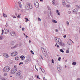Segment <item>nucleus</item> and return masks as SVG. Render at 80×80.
I'll return each instance as SVG.
<instances>
[{
  "mask_svg": "<svg viewBox=\"0 0 80 80\" xmlns=\"http://www.w3.org/2000/svg\"><path fill=\"white\" fill-rule=\"evenodd\" d=\"M62 5H63V7H65L66 5H67V3H65V1L64 0H63L62 1Z\"/></svg>",
  "mask_w": 80,
  "mask_h": 80,
  "instance_id": "4468645a",
  "label": "nucleus"
},
{
  "mask_svg": "<svg viewBox=\"0 0 80 80\" xmlns=\"http://www.w3.org/2000/svg\"><path fill=\"white\" fill-rule=\"evenodd\" d=\"M4 75H5V76H7V73H5Z\"/></svg>",
  "mask_w": 80,
  "mask_h": 80,
  "instance_id": "e2e57ef3",
  "label": "nucleus"
},
{
  "mask_svg": "<svg viewBox=\"0 0 80 80\" xmlns=\"http://www.w3.org/2000/svg\"><path fill=\"white\" fill-rule=\"evenodd\" d=\"M18 5L19 6V7L21 8H22V4H21V2H18Z\"/></svg>",
  "mask_w": 80,
  "mask_h": 80,
  "instance_id": "a211bd4d",
  "label": "nucleus"
},
{
  "mask_svg": "<svg viewBox=\"0 0 80 80\" xmlns=\"http://www.w3.org/2000/svg\"><path fill=\"white\" fill-rule=\"evenodd\" d=\"M55 46H56L58 48H59V46L57 44V43H56V44L55 45Z\"/></svg>",
  "mask_w": 80,
  "mask_h": 80,
  "instance_id": "c85d7f7f",
  "label": "nucleus"
},
{
  "mask_svg": "<svg viewBox=\"0 0 80 80\" xmlns=\"http://www.w3.org/2000/svg\"><path fill=\"white\" fill-rule=\"evenodd\" d=\"M20 72H21V71H18L17 73L16 74V76H17L18 75V76H20V75L21 74V73H20Z\"/></svg>",
  "mask_w": 80,
  "mask_h": 80,
  "instance_id": "ddd939ff",
  "label": "nucleus"
},
{
  "mask_svg": "<svg viewBox=\"0 0 80 80\" xmlns=\"http://www.w3.org/2000/svg\"><path fill=\"white\" fill-rule=\"evenodd\" d=\"M56 32H58V30L57 29H56Z\"/></svg>",
  "mask_w": 80,
  "mask_h": 80,
  "instance_id": "774afa93",
  "label": "nucleus"
},
{
  "mask_svg": "<svg viewBox=\"0 0 80 80\" xmlns=\"http://www.w3.org/2000/svg\"><path fill=\"white\" fill-rule=\"evenodd\" d=\"M35 68L36 70H37V71H38V69L37 68V67L36 66V65H35Z\"/></svg>",
  "mask_w": 80,
  "mask_h": 80,
  "instance_id": "de8ad7c7",
  "label": "nucleus"
},
{
  "mask_svg": "<svg viewBox=\"0 0 80 80\" xmlns=\"http://www.w3.org/2000/svg\"><path fill=\"white\" fill-rule=\"evenodd\" d=\"M10 34L12 36H13V37H15L16 36V34H15V32H11Z\"/></svg>",
  "mask_w": 80,
  "mask_h": 80,
  "instance_id": "9d476101",
  "label": "nucleus"
},
{
  "mask_svg": "<svg viewBox=\"0 0 80 80\" xmlns=\"http://www.w3.org/2000/svg\"><path fill=\"white\" fill-rule=\"evenodd\" d=\"M22 31H24V30H25V28H22Z\"/></svg>",
  "mask_w": 80,
  "mask_h": 80,
  "instance_id": "3c124183",
  "label": "nucleus"
},
{
  "mask_svg": "<svg viewBox=\"0 0 80 80\" xmlns=\"http://www.w3.org/2000/svg\"><path fill=\"white\" fill-rule=\"evenodd\" d=\"M18 66L15 65L14 66V69H15V70H17V67H18Z\"/></svg>",
  "mask_w": 80,
  "mask_h": 80,
  "instance_id": "6ab92c4d",
  "label": "nucleus"
},
{
  "mask_svg": "<svg viewBox=\"0 0 80 80\" xmlns=\"http://www.w3.org/2000/svg\"><path fill=\"white\" fill-rule=\"evenodd\" d=\"M57 43H58L59 45H60L61 46H62V47H65V44L62 42V40H61V39H60V41L57 42Z\"/></svg>",
  "mask_w": 80,
  "mask_h": 80,
  "instance_id": "20e7f679",
  "label": "nucleus"
},
{
  "mask_svg": "<svg viewBox=\"0 0 80 80\" xmlns=\"http://www.w3.org/2000/svg\"><path fill=\"white\" fill-rule=\"evenodd\" d=\"M25 19L26 20V22H27V21H28V19L27 18H25Z\"/></svg>",
  "mask_w": 80,
  "mask_h": 80,
  "instance_id": "cd10ccee",
  "label": "nucleus"
},
{
  "mask_svg": "<svg viewBox=\"0 0 80 80\" xmlns=\"http://www.w3.org/2000/svg\"><path fill=\"white\" fill-rule=\"evenodd\" d=\"M3 17H4L5 18L7 17V15L4 13H3Z\"/></svg>",
  "mask_w": 80,
  "mask_h": 80,
  "instance_id": "c756f323",
  "label": "nucleus"
},
{
  "mask_svg": "<svg viewBox=\"0 0 80 80\" xmlns=\"http://www.w3.org/2000/svg\"><path fill=\"white\" fill-rule=\"evenodd\" d=\"M8 26V23H6V26L7 27Z\"/></svg>",
  "mask_w": 80,
  "mask_h": 80,
  "instance_id": "4d7b16f0",
  "label": "nucleus"
},
{
  "mask_svg": "<svg viewBox=\"0 0 80 80\" xmlns=\"http://www.w3.org/2000/svg\"><path fill=\"white\" fill-rule=\"evenodd\" d=\"M18 77H19V78H20V79H22L23 78V76L21 75H19V76H18Z\"/></svg>",
  "mask_w": 80,
  "mask_h": 80,
  "instance_id": "5701e85b",
  "label": "nucleus"
},
{
  "mask_svg": "<svg viewBox=\"0 0 80 80\" xmlns=\"http://www.w3.org/2000/svg\"><path fill=\"white\" fill-rule=\"evenodd\" d=\"M17 71V70L13 69V70H11V73L12 74H13V73H15Z\"/></svg>",
  "mask_w": 80,
  "mask_h": 80,
  "instance_id": "1a4fd4ad",
  "label": "nucleus"
},
{
  "mask_svg": "<svg viewBox=\"0 0 80 80\" xmlns=\"http://www.w3.org/2000/svg\"><path fill=\"white\" fill-rule=\"evenodd\" d=\"M61 66H58L57 67V69L58 70H61Z\"/></svg>",
  "mask_w": 80,
  "mask_h": 80,
  "instance_id": "412c9836",
  "label": "nucleus"
},
{
  "mask_svg": "<svg viewBox=\"0 0 80 80\" xmlns=\"http://www.w3.org/2000/svg\"><path fill=\"white\" fill-rule=\"evenodd\" d=\"M30 52L33 55V54H34V53L33 52V51H32V50L30 51Z\"/></svg>",
  "mask_w": 80,
  "mask_h": 80,
  "instance_id": "2f4dec72",
  "label": "nucleus"
},
{
  "mask_svg": "<svg viewBox=\"0 0 80 80\" xmlns=\"http://www.w3.org/2000/svg\"><path fill=\"white\" fill-rule=\"evenodd\" d=\"M10 70V67L9 66H6L3 68L2 71L3 72H8Z\"/></svg>",
  "mask_w": 80,
  "mask_h": 80,
  "instance_id": "f257e3e1",
  "label": "nucleus"
},
{
  "mask_svg": "<svg viewBox=\"0 0 80 80\" xmlns=\"http://www.w3.org/2000/svg\"><path fill=\"white\" fill-rule=\"evenodd\" d=\"M29 43H31V41L29 40Z\"/></svg>",
  "mask_w": 80,
  "mask_h": 80,
  "instance_id": "69168bd1",
  "label": "nucleus"
},
{
  "mask_svg": "<svg viewBox=\"0 0 80 80\" xmlns=\"http://www.w3.org/2000/svg\"><path fill=\"white\" fill-rule=\"evenodd\" d=\"M50 14L51 15H52V12H50Z\"/></svg>",
  "mask_w": 80,
  "mask_h": 80,
  "instance_id": "5fc2aeb1",
  "label": "nucleus"
},
{
  "mask_svg": "<svg viewBox=\"0 0 80 80\" xmlns=\"http://www.w3.org/2000/svg\"><path fill=\"white\" fill-rule=\"evenodd\" d=\"M25 7L27 9V10H29L30 8V5L29 3L26 4Z\"/></svg>",
  "mask_w": 80,
  "mask_h": 80,
  "instance_id": "423d86ee",
  "label": "nucleus"
},
{
  "mask_svg": "<svg viewBox=\"0 0 80 80\" xmlns=\"http://www.w3.org/2000/svg\"><path fill=\"white\" fill-rule=\"evenodd\" d=\"M78 8H80V6H78Z\"/></svg>",
  "mask_w": 80,
  "mask_h": 80,
  "instance_id": "13d9d810",
  "label": "nucleus"
},
{
  "mask_svg": "<svg viewBox=\"0 0 80 80\" xmlns=\"http://www.w3.org/2000/svg\"><path fill=\"white\" fill-rule=\"evenodd\" d=\"M38 77H39L38 75L37 76V78H39Z\"/></svg>",
  "mask_w": 80,
  "mask_h": 80,
  "instance_id": "0e129e2a",
  "label": "nucleus"
},
{
  "mask_svg": "<svg viewBox=\"0 0 80 80\" xmlns=\"http://www.w3.org/2000/svg\"><path fill=\"white\" fill-rule=\"evenodd\" d=\"M61 57H59L58 58V61H60V60H61Z\"/></svg>",
  "mask_w": 80,
  "mask_h": 80,
  "instance_id": "72a5a7b5",
  "label": "nucleus"
},
{
  "mask_svg": "<svg viewBox=\"0 0 80 80\" xmlns=\"http://www.w3.org/2000/svg\"><path fill=\"white\" fill-rule=\"evenodd\" d=\"M2 80H6V79L5 78H2Z\"/></svg>",
  "mask_w": 80,
  "mask_h": 80,
  "instance_id": "58836bf2",
  "label": "nucleus"
},
{
  "mask_svg": "<svg viewBox=\"0 0 80 80\" xmlns=\"http://www.w3.org/2000/svg\"><path fill=\"white\" fill-rule=\"evenodd\" d=\"M38 20L39 21V22H40V21H41V19H40V18H38Z\"/></svg>",
  "mask_w": 80,
  "mask_h": 80,
  "instance_id": "c03bdc74",
  "label": "nucleus"
},
{
  "mask_svg": "<svg viewBox=\"0 0 80 80\" xmlns=\"http://www.w3.org/2000/svg\"><path fill=\"white\" fill-rule=\"evenodd\" d=\"M3 55L4 57H6V58H8L9 56H8V55L7 53H4L3 54Z\"/></svg>",
  "mask_w": 80,
  "mask_h": 80,
  "instance_id": "9b49d317",
  "label": "nucleus"
},
{
  "mask_svg": "<svg viewBox=\"0 0 80 80\" xmlns=\"http://www.w3.org/2000/svg\"><path fill=\"white\" fill-rule=\"evenodd\" d=\"M41 71L42 72H45V70H44V69L43 68H41Z\"/></svg>",
  "mask_w": 80,
  "mask_h": 80,
  "instance_id": "bb28decb",
  "label": "nucleus"
},
{
  "mask_svg": "<svg viewBox=\"0 0 80 80\" xmlns=\"http://www.w3.org/2000/svg\"><path fill=\"white\" fill-rule=\"evenodd\" d=\"M52 3L53 5H55V0H53V1H52Z\"/></svg>",
  "mask_w": 80,
  "mask_h": 80,
  "instance_id": "a878e982",
  "label": "nucleus"
},
{
  "mask_svg": "<svg viewBox=\"0 0 80 80\" xmlns=\"http://www.w3.org/2000/svg\"><path fill=\"white\" fill-rule=\"evenodd\" d=\"M52 22H53V23H57V21L55 20H53V19H52Z\"/></svg>",
  "mask_w": 80,
  "mask_h": 80,
  "instance_id": "4be33fe9",
  "label": "nucleus"
},
{
  "mask_svg": "<svg viewBox=\"0 0 80 80\" xmlns=\"http://www.w3.org/2000/svg\"><path fill=\"white\" fill-rule=\"evenodd\" d=\"M59 30H62V28H59Z\"/></svg>",
  "mask_w": 80,
  "mask_h": 80,
  "instance_id": "6e6d98bb",
  "label": "nucleus"
},
{
  "mask_svg": "<svg viewBox=\"0 0 80 80\" xmlns=\"http://www.w3.org/2000/svg\"><path fill=\"white\" fill-rule=\"evenodd\" d=\"M77 80H80V79L78 78L77 79Z\"/></svg>",
  "mask_w": 80,
  "mask_h": 80,
  "instance_id": "338daca9",
  "label": "nucleus"
},
{
  "mask_svg": "<svg viewBox=\"0 0 80 80\" xmlns=\"http://www.w3.org/2000/svg\"><path fill=\"white\" fill-rule=\"evenodd\" d=\"M18 18H20V15H18L17 16Z\"/></svg>",
  "mask_w": 80,
  "mask_h": 80,
  "instance_id": "09e8293b",
  "label": "nucleus"
},
{
  "mask_svg": "<svg viewBox=\"0 0 80 80\" xmlns=\"http://www.w3.org/2000/svg\"><path fill=\"white\" fill-rule=\"evenodd\" d=\"M66 23H67L68 26V25H69V22H68L67 21L66 22Z\"/></svg>",
  "mask_w": 80,
  "mask_h": 80,
  "instance_id": "f704fd0d",
  "label": "nucleus"
},
{
  "mask_svg": "<svg viewBox=\"0 0 80 80\" xmlns=\"http://www.w3.org/2000/svg\"><path fill=\"white\" fill-rule=\"evenodd\" d=\"M30 9H32V8H33V7L32 6H30Z\"/></svg>",
  "mask_w": 80,
  "mask_h": 80,
  "instance_id": "37998d69",
  "label": "nucleus"
},
{
  "mask_svg": "<svg viewBox=\"0 0 80 80\" xmlns=\"http://www.w3.org/2000/svg\"><path fill=\"white\" fill-rule=\"evenodd\" d=\"M25 36H26V38H28V36L27 35H26Z\"/></svg>",
  "mask_w": 80,
  "mask_h": 80,
  "instance_id": "680f3d73",
  "label": "nucleus"
},
{
  "mask_svg": "<svg viewBox=\"0 0 80 80\" xmlns=\"http://www.w3.org/2000/svg\"><path fill=\"white\" fill-rule=\"evenodd\" d=\"M21 59V60H24L25 58V57H24V56H22L20 57Z\"/></svg>",
  "mask_w": 80,
  "mask_h": 80,
  "instance_id": "aec40b11",
  "label": "nucleus"
},
{
  "mask_svg": "<svg viewBox=\"0 0 80 80\" xmlns=\"http://www.w3.org/2000/svg\"><path fill=\"white\" fill-rule=\"evenodd\" d=\"M66 53H69V50H67L66 51Z\"/></svg>",
  "mask_w": 80,
  "mask_h": 80,
  "instance_id": "473e14b6",
  "label": "nucleus"
},
{
  "mask_svg": "<svg viewBox=\"0 0 80 80\" xmlns=\"http://www.w3.org/2000/svg\"><path fill=\"white\" fill-rule=\"evenodd\" d=\"M3 29L2 30V33L1 34L2 35H3Z\"/></svg>",
  "mask_w": 80,
  "mask_h": 80,
  "instance_id": "a18cd8bd",
  "label": "nucleus"
},
{
  "mask_svg": "<svg viewBox=\"0 0 80 80\" xmlns=\"http://www.w3.org/2000/svg\"><path fill=\"white\" fill-rule=\"evenodd\" d=\"M78 11V10H77V8H75L72 11V12H73V13L77 14V13Z\"/></svg>",
  "mask_w": 80,
  "mask_h": 80,
  "instance_id": "6e6552de",
  "label": "nucleus"
},
{
  "mask_svg": "<svg viewBox=\"0 0 80 80\" xmlns=\"http://www.w3.org/2000/svg\"><path fill=\"white\" fill-rule=\"evenodd\" d=\"M18 46V44H16L14 47H11V48L12 49H13V48H17V47Z\"/></svg>",
  "mask_w": 80,
  "mask_h": 80,
  "instance_id": "2eb2a0df",
  "label": "nucleus"
},
{
  "mask_svg": "<svg viewBox=\"0 0 80 80\" xmlns=\"http://www.w3.org/2000/svg\"><path fill=\"white\" fill-rule=\"evenodd\" d=\"M11 45H14V42H11Z\"/></svg>",
  "mask_w": 80,
  "mask_h": 80,
  "instance_id": "e433bc0d",
  "label": "nucleus"
},
{
  "mask_svg": "<svg viewBox=\"0 0 80 80\" xmlns=\"http://www.w3.org/2000/svg\"><path fill=\"white\" fill-rule=\"evenodd\" d=\"M68 45H71V44H72V43H70L69 42H68Z\"/></svg>",
  "mask_w": 80,
  "mask_h": 80,
  "instance_id": "8fccbe9b",
  "label": "nucleus"
},
{
  "mask_svg": "<svg viewBox=\"0 0 80 80\" xmlns=\"http://www.w3.org/2000/svg\"><path fill=\"white\" fill-rule=\"evenodd\" d=\"M41 49L42 53L44 55L45 57L47 58L48 57V55L47 52H45V49H44V48H42Z\"/></svg>",
  "mask_w": 80,
  "mask_h": 80,
  "instance_id": "f03ea898",
  "label": "nucleus"
},
{
  "mask_svg": "<svg viewBox=\"0 0 80 80\" xmlns=\"http://www.w3.org/2000/svg\"><path fill=\"white\" fill-rule=\"evenodd\" d=\"M55 41L57 43L58 42H59V41H60V39L59 38H57L55 39Z\"/></svg>",
  "mask_w": 80,
  "mask_h": 80,
  "instance_id": "dca6fc26",
  "label": "nucleus"
},
{
  "mask_svg": "<svg viewBox=\"0 0 80 80\" xmlns=\"http://www.w3.org/2000/svg\"><path fill=\"white\" fill-rule=\"evenodd\" d=\"M66 7H69V6L68 5H67L66 6Z\"/></svg>",
  "mask_w": 80,
  "mask_h": 80,
  "instance_id": "052dcab7",
  "label": "nucleus"
},
{
  "mask_svg": "<svg viewBox=\"0 0 80 80\" xmlns=\"http://www.w3.org/2000/svg\"><path fill=\"white\" fill-rule=\"evenodd\" d=\"M77 64V62H73L72 63V65H76Z\"/></svg>",
  "mask_w": 80,
  "mask_h": 80,
  "instance_id": "b1692460",
  "label": "nucleus"
},
{
  "mask_svg": "<svg viewBox=\"0 0 80 80\" xmlns=\"http://www.w3.org/2000/svg\"><path fill=\"white\" fill-rule=\"evenodd\" d=\"M34 4L35 5V6L37 8H38L39 7V4L38 3V2H37V1H35L34 2Z\"/></svg>",
  "mask_w": 80,
  "mask_h": 80,
  "instance_id": "39448f33",
  "label": "nucleus"
},
{
  "mask_svg": "<svg viewBox=\"0 0 80 80\" xmlns=\"http://www.w3.org/2000/svg\"><path fill=\"white\" fill-rule=\"evenodd\" d=\"M68 14H70V13H71V11H68Z\"/></svg>",
  "mask_w": 80,
  "mask_h": 80,
  "instance_id": "79ce46f5",
  "label": "nucleus"
},
{
  "mask_svg": "<svg viewBox=\"0 0 80 80\" xmlns=\"http://www.w3.org/2000/svg\"><path fill=\"white\" fill-rule=\"evenodd\" d=\"M16 60H19V58L18 57H16L15 58Z\"/></svg>",
  "mask_w": 80,
  "mask_h": 80,
  "instance_id": "393cba45",
  "label": "nucleus"
},
{
  "mask_svg": "<svg viewBox=\"0 0 80 80\" xmlns=\"http://www.w3.org/2000/svg\"><path fill=\"white\" fill-rule=\"evenodd\" d=\"M3 39V37L2 36L0 37V40H2Z\"/></svg>",
  "mask_w": 80,
  "mask_h": 80,
  "instance_id": "c9c22d12",
  "label": "nucleus"
},
{
  "mask_svg": "<svg viewBox=\"0 0 80 80\" xmlns=\"http://www.w3.org/2000/svg\"><path fill=\"white\" fill-rule=\"evenodd\" d=\"M12 17H13L14 18H16V17H15V16H12Z\"/></svg>",
  "mask_w": 80,
  "mask_h": 80,
  "instance_id": "49530a36",
  "label": "nucleus"
},
{
  "mask_svg": "<svg viewBox=\"0 0 80 80\" xmlns=\"http://www.w3.org/2000/svg\"><path fill=\"white\" fill-rule=\"evenodd\" d=\"M18 54V53H17V52H12L11 54V55L13 57H14L15 56H16Z\"/></svg>",
  "mask_w": 80,
  "mask_h": 80,
  "instance_id": "0eeeda50",
  "label": "nucleus"
},
{
  "mask_svg": "<svg viewBox=\"0 0 80 80\" xmlns=\"http://www.w3.org/2000/svg\"><path fill=\"white\" fill-rule=\"evenodd\" d=\"M40 57L41 58H42V60H43V57H42V55H40Z\"/></svg>",
  "mask_w": 80,
  "mask_h": 80,
  "instance_id": "a19ab883",
  "label": "nucleus"
},
{
  "mask_svg": "<svg viewBox=\"0 0 80 80\" xmlns=\"http://www.w3.org/2000/svg\"><path fill=\"white\" fill-rule=\"evenodd\" d=\"M76 7H77V8H78V5H76Z\"/></svg>",
  "mask_w": 80,
  "mask_h": 80,
  "instance_id": "bf43d9fd",
  "label": "nucleus"
},
{
  "mask_svg": "<svg viewBox=\"0 0 80 80\" xmlns=\"http://www.w3.org/2000/svg\"><path fill=\"white\" fill-rule=\"evenodd\" d=\"M29 57V55L28 56L25 60L26 64H28V63H30L31 61V59L30 58H28Z\"/></svg>",
  "mask_w": 80,
  "mask_h": 80,
  "instance_id": "7ed1b4c3",
  "label": "nucleus"
},
{
  "mask_svg": "<svg viewBox=\"0 0 80 80\" xmlns=\"http://www.w3.org/2000/svg\"><path fill=\"white\" fill-rule=\"evenodd\" d=\"M60 52H62V53H64V51L62 50V49H60Z\"/></svg>",
  "mask_w": 80,
  "mask_h": 80,
  "instance_id": "7c9ffc66",
  "label": "nucleus"
},
{
  "mask_svg": "<svg viewBox=\"0 0 80 80\" xmlns=\"http://www.w3.org/2000/svg\"><path fill=\"white\" fill-rule=\"evenodd\" d=\"M56 13L57 15H59V16L60 15V12H59V11H58V10H56Z\"/></svg>",
  "mask_w": 80,
  "mask_h": 80,
  "instance_id": "f3484780",
  "label": "nucleus"
},
{
  "mask_svg": "<svg viewBox=\"0 0 80 80\" xmlns=\"http://www.w3.org/2000/svg\"><path fill=\"white\" fill-rule=\"evenodd\" d=\"M48 8L49 10H50V7H49V6H48Z\"/></svg>",
  "mask_w": 80,
  "mask_h": 80,
  "instance_id": "4c0bfd02",
  "label": "nucleus"
},
{
  "mask_svg": "<svg viewBox=\"0 0 80 80\" xmlns=\"http://www.w3.org/2000/svg\"><path fill=\"white\" fill-rule=\"evenodd\" d=\"M23 62H21L20 63H19V65H21V64H23Z\"/></svg>",
  "mask_w": 80,
  "mask_h": 80,
  "instance_id": "603ef678",
  "label": "nucleus"
},
{
  "mask_svg": "<svg viewBox=\"0 0 80 80\" xmlns=\"http://www.w3.org/2000/svg\"><path fill=\"white\" fill-rule=\"evenodd\" d=\"M63 37H64V38H66V37H67V35H65Z\"/></svg>",
  "mask_w": 80,
  "mask_h": 80,
  "instance_id": "864d4df0",
  "label": "nucleus"
},
{
  "mask_svg": "<svg viewBox=\"0 0 80 80\" xmlns=\"http://www.w3.org/2000/svg\"><path fill=\"white\" fill-rule=\"evenodd\" d=\"M4 31H5V33L6 34H7V33L9 32V30L8 29H5L4 30L3 32H4Z\"/></svg>",
  "mask_w": 80,
  "mask_h": 80,
  "instance_id": "f8f14e48",
  "label": "nucleus"
},
{
  "mask_svg": "<svg viewBox=\"0 0 80 80\" xmlns=\"http://www.w3.org/2000/svg\"><path fill=\"white\" fill-rule=\"evenodd\" d=\"M52 63H54V60H53V59H52Z\"/></svg>",
  "mask_w": 80,
  "mask_h": 80,
  "instance_id": "ea45409f",
  "label": "nucleus"
}]
</instances>
